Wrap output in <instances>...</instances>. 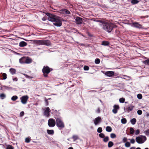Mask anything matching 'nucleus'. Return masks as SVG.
<instances>
[{"instance_id":"obj_1","label":"nucleus","mask_w":149,"mask_h":149,"mask_svg":"<svg viewBox=\"0 0 149 149\" xmlns=\"http://www.w3.org/2000/svg\"><path fill=\"white\" fill-rule=\"evenodd\" d=\"M103 29L108 33L110 32L114 27V25L111 23L104 22L102 24Z\"/></svg>"},{"instance_id":"obj_2","label":"nucleus","mask_w":149,"mask_h":149,"mask_svg":"<svg viewBox=\"0 0 149 149\" xmlns=\"http://www.w3.org/2000/svg\"><path fill=\"white\" fill-rule=\"evenodd\" d=\"M52 70V68H50L48 66H44L42 71L43 73V76L45 77H48V74Z\"/></svg>"},{"instance_id":"obj_3","label":"nucleus","mask_w":149,"mask_h":149,"mask_svg":"<svg viewBox=\"0 0 149 149\" xmlns=\"http://www.w3.org/2000/svg\"><path fill=\"white\" fill-rule=\"evenodd\" d=\"M56 125L58 127L61 128L65 127L64 124L61 119L59 118L56 119Z\"/></svg>"},{"instance_id":"obj_4","label":"nucleus","mask_w":149,"mask_h":149,"mask_svg":"<svg viewBox=\"0 0 149 149\" xmlns=\"http://www.w3.org/2000/svg\"><path fill=\"white\" fill-rule=\"evenodd\" d=\"M62 18L59 17L56 19L55 22L53 23V24L56 26H61L62 25Z\"/></svg>"},{"instance_id":"obj_5","label":"nucleus","mask_w":149,"mask_h":149,"mask_svg":"<svg viewBox=\"0 0 149 149\" xmlns=\"http://www.w3.org/2000/svg\"><path fill=\"white\" fill-rule=\"evenodd\" d=\"M29 98V97L27 95L23 96L20 98L21 102L23 104H26Z\"/></svg>"},{"instance_id":"obj_6","label":"nucleus","mask_w":149,"mask_h":149,"mask_svg":"<svg viewBox=\"0 0 149 149\" xmlns=\"http://www.w3.org/2000/svg\"><path fill=\"white\" fill-rule=\"evenodd\" d=\"M131 26L137 28L143 29V27L142 26V25L137 22H132L131 24Z\"/></svg>"},{"instance_id":"obj_7","label":"nucleus","mask_w":149,"mask_h":149,"mask_svg":"<svg viewBox=\"0 0 149 149\" xmlns=\"http://www.w3.org/2000/svg\"><path fill=\"white\" fill-rule=\"evenodd\" d=\"M48 125L49 127H54L56 124V121L53 118H50L48 121Z\"/></svg>"},{"instance_id":"obj_8","label":"nucleus","mask_w":149,"mask_h":149,"mask_svg":"<svg viewBox=\"0 0 149 149\" xmlns=\"http://www.w3.org/2000/svg\"><path fill=\"white\" fill-rule=\"evenodd\" d=\"M59 17L57 16L52 14V15L50 16V17H48L47 19L49 21L53 22H54L56 20V19Z\"/></svg>"},{"instance_id":"obj_9","label":"nucleus","mask_w":149,"mask_h":149,"mask_svg":"<svg viewBox=\"0 0 149 149\" xmlns=\"http://www.w3.org/2000/svg\"><path fill=\"white\" fill-rule=\"evenodd\" d=\"M134 108V106L132 104H131L129 106H127L125 109V112L127 113L129 112L130 111H132L133 109Z\"/></svg>"},{"instance_id":"obj_10","label":"nucleus","mask_w":149,"mask_h":149,"mask_svg":"<svg viewBox=\"0 0 149 149\" xmlns=\"http://www.w3.org/2000/svg\"><path fill=\"white\" fill-rule=\"evenodd\" d=\"M102 121L101 118L99 117H97L93 120L94 123L95 125H97L100 123Z\"/></svg>"},{"instance_id":"obj_11","label":"nucleus","mask_w":149,"mask_h":149,"mask_svg":"<svg viewBox=\"0 0 149 149\" xmlns=\"http://www.w3.org/2000/svg\"><path fill=\"white\" fill-rule=\"evenodd\" d=\"M51 45V43L49 40H42V45L49 46Z\"/></svg>"},{"instance_id":"obj_12","label":"nucleus","mask_w":149,"mask_h":149,"mask_svg":"<svg viewBox=\"0 0 149 149\" xmlns=\"http://www.w3.org/2000/svg\"><path fill=\"white\" fill-rule=\"evenodd\" d=\"M50 110L49 107H47L44 112V115L47 117H49L50 116Z\"/></svg>"},{"instance_id":"obj_13","label":"nucleus","mask_w":149,"mask_h":149,"mask_svg":"<svg viewBox=\"0 0 149 149\" xmlns=\"http://www.w3.org/2000/svg\"><path fill=\"white\" fill-rule=\"evenodd\" d=\"M105 74L109 77H111L114 75V72L113 71H108L106 72Z\"/></svg>"},{"instance_id":"obj_14","label":"nucleus","mask_w":149,"mask_h":149,"mask_svg":"<svg viewBox=\"0 0 149 149\" xmlns=\"http://www.w3.org/2000/svg\"><path fill=\"white\" fill-rule=\"evenodd\" d=\"M75 21L76 24H80L82 23V19L81 18L77 17H76Z\"/></svg>"},{"instance_id":"obj_15","label":"nucleus","mask_w":149,"mask_h":149,"mask_svg":"<svg viewBox=\"0 0 149 149\" xmlns=\"http://www.w3.org/2000/svg\"><path fill=\"white\" fill-rule=\"evenodd\" d=\"M114 109L112 110V112L114 114H116L117 113V110L120 107L118 105H115L113 106Z\"/></svg>"},{"instance_id":"obj_16","label":"nucleus","mask_w":149,"mask_h":149,"mask_svg":"<svg viewBox=\"0 0 149 149\" xmlns=\"http://www.w3.org/2000/svg\"><path fill=\"white\" fill-rule=\"evenodd\" d=\"M136 142L139 144L142 143L144 142V141H143L142 138L139 136L136 137Z\"/></svg>"},{"instance_id":"obj_17","label":"nucleus","mask_w":149,"mask_h":149,"mask_svg":"<svg viewBox=\"0 0 149 149\" xmlns=\"http://www.w3.org/2000/svg\"><path fill=\"white\" fill-rule=\"evenodd\" d=\"M33 42L39 45H42V40H32Z\"/></svg>"},{"instance_id":"obj_18","label":"nucleus","mask_w":149,"mask_h":149,"mask_svg":"<svg viewBox=\"0 0 149 149\" xmlns=\"http://www.w3.org/2000/svg\"><path fill=\"white\" fill-rule=\"evenodd\" d=\"M32 59L31 58L28 56L26 57L25 63H30L32 62Z\"/></svg>"},{"instance_id":"obj_19","label":"nucleus","mask_w":149,"mask_h":149,"mask_svg":"<svg viewBox=\"0 0 149 149\" xmlns=\"http://www.w3.org/2000/svg\"><path fill=\"white\" fill-rule=\"evenodd\" d=\"M26 57H23L19 59V62L22 64L25 63Z\"/></svg>"},{"instance_id":"obj_20","label":"nucleus","mask_w":149,"mask_h":149,"mask_svg":"<svg viewBox=\"0 0 149 149\" xmlns=\"http://www.w3.org/2000/svg\"><path fill=\"white\" fill-rule=\"evenodd\" d=\"M61 13L64 14L65 13L66 14L69 15L70 14V13L69 11L67 10L66 9H62L60 10Z\"/></svg>"},{"instance_id":"obj_21","label":"nucleus","mask_w":149,"mask_h":149,"mask_svg":"<svg viewBox=\"0 0 149 149\" xmlns=\"http://www.w3.org/2000/svg\"><path fill=\"white\" fill-rule=\"evenodd\" d=\"M27 43L24 41H21L19 43V46L20 47H23L26 46Z\"/></svg>"},{"instance_id":"obj_22","label":"nucleus","mask_w":149,"mask_h":149,"mask_svg":"<svg viewBox=\"0 0 149 149\" xmlns=\"http://www.w3.org/2000/svg\"><path fill=\"white\" fill-rule=\"evenodd\" d=\"M10 71L12 74L13 75L16 73V70L15 69L11 68L10 69Z\"/></svg>"},{"instance_id":"obj_23","label":"nucleus","mask_w":149,"mask_h":149,"mask_svg":"<svg viewBox=\"0 0 149 149\" xmlns=\"http://www.w3.org/2000/svg\"><path fill=\"white\" fill-rule=\"evenodd\" d=\"M130 122L132 125H134L136 124V120L135 118H133L130 120Z\"/></svg>"},{"instance_id":"obj_24","label":"nucleus","mask_w":149,"mask_h":149,"mask_svg":"<svg viewBox=\"0 0 149 149\" xmlns=\"http://www.w3.org/2000/svg\"><path fill=\"white\" fill-rule=\"evenodd\" d=\"M47 133L50 135H53L54 134V131L53 130H47Z\"/></svg>"},{"instance_id":"obj_25","label":"nucleus","mask_w":149,"mask_h":149,"mask_svg":"<svg viewBox=\"0 0 149 149\" xmlns=\"http://www.w3.org/2000/svg\"><path fill=\"white\" fill-rule=\"evenodd\" d=\"M109 44V42L107 41H102V45L104 46H108Z\"/></svg>"},{"instance_id":"obj_26","label":"nucleus","mask_w":149,"mask_h":149,"mask_svg":"<svg viewBox=\"0 0 149 149\" xmlns=\"http://www.w3.org/2000/svg\"><path fill=\"white\" fill-rule=\"evenodd\" d=\"M72 138L73 139L74 141H75L77 139H79V137L77 135H74L73 136Z\"/></svg>"},{"instance_id":"obj_27","label":"nucleus","mask_w":149,"mask_h":149,"mask_svg":"<svg viewBox=\"0 0 149 149\" xmlns=\"http://www.w3.org/2000/svg\"><path fill=\"white\" fill-rule=\"evenodd\" d=\"M106 130L107 131L110 132L112 130V129L111 127L110 126H108L106 127Z\"/></svg>"},{"instance_id":"obj_28","label":"nucleus","mask_w":149,"mask_h":149,"mask_svg":"<svg viewBox=\"0 0 149 149\" xmlns=\"http://www.w3.org/2000/svg\"><path fill=\"white\" fill-rule=\"evenodd\" d=\"M143 63L145 65H149V59L143 61Z\"/></svg>"},{"instance_id":"obj_29","label":"nucleus","mask_w":149,"mask_h":149,"mask_svg":"<svg viewBox=\"0 0 149 149\" xmlns=\"http://www.w3.org/2000/svg\"><path fill=\"white\" fill-rule=\"evenodd\" d=\"M139 2V1L137 0H132L131 1V3L133 4H137Z\"/></svg>"},{"instance_id":"obj_30","label":"nucleus","mask_w":149,"mask_h":149,"mask_svg":"<svg viewBox=\"0 0 149 149\" xmlns=\"http://www.w3.org/2000/svg\"><path fill=\"white\" fill-rule=\"evenodd\" d=\"M114 145V143L112 141H110L108 142V146L109 148L112 147Z\"/></svg>"},{"instance_id":"obj_31","label":"nucleus","mask_w":149,"mask_h":149,"mask_svg":"<svg viewBox=\"0 0 149 149\" xmlns=\"http://www.w3.org/2000/svg\"><path fill=\"white\" fill-rule=\"evenodd\" d=\"M18 98V97L16 95L13 96L11 98V100L13 101H15Z\"/></svg>"},{"instance_id":"obj_32","label":"nucleus","mask_w":149,"mask_h":149,"mask_svg":"<svg viewBox=\"0 0 149 149\" xmlns=\"http://www.w3.org/2000/svg\"><path fill=\"white\" fill-rule=\"evenodd\" d=\"M127 120L125 118H122L121 119V123L123 124H125L127 123Z\"/></svg>"},{"instance_id":"obj_33","label":"nucleus","mask_w":149,"mask_h":149,"mask_svg":"<svg viewBox=\"0 0 149 149\" xmlns=\"http://www.w3.org/2000/svg\"><path fill=\"white\" fill-rule=\"evenodd\" d=\"M109 140V137L108 136L105 137L103 139V141L104 142H107Z\"/></svg>"},{"instance_id":"obj_34","label":"nucleus","mask_w":149,"mask_h":149,"mask_svg":"<svg viewBox=\"0 0 149 149\" xmlns=\"http://www.w3.org/2000/svg\"><path fill=\"white\" fill-rule=\"evenodd\" d=\"M6 97V95L3 93H1L0 94V97L2 99H3Z\"/></svg>"},{"instance_id":"obj_35","label":"nucleus","mask_w":149,"mask_h":149,"mask_svg":"<svg viewBox=\"0 0 149 149\" xmlns=\"http://www.w3.org/2000/svg\"><path fill=\"white\" fill-rule=\"evenodd\" d=\"M130 134H133L134 133V129L132 127H130Z\"/></svg>"},{"instance_id":"obj_36","label":"nucleus","mask_w":149,"mask_h":149,"mask_svg":"<svg viewBox=\"0 0 149 149\" xmlns=\"http://www.w3.org/2000/svg\"><path fill=\"white\" fill-rule=\"evenodd\" d=\"M95 62L96 64H99L100 62V60L99 58H97L95 60Z\"/></svg>"},{"instance_id":"obj_37","label":"nucleus","mask_w":149,"mask_h":149,"mask_svg":"<svg viewBox=\"0 0 149 149\" xmlns=\"http://www.w3.org/2000/svg\"><path fill=\"white\" fill-rule=\"evenodd\" d=\"M125 146L126 147H129L130 146V143L129 142H127L125 144Z\"/></svg>"},{"instance_id":"obj_38","label":"nucleus","mask_w":149,"mask_h":149,"mask_svg":"<svg viewBox=\"0 0 149 149\" xmlns=\"http://www.w3.org/2000/svg\"><path fill=\"white\" fill-rule=\"evenodd\" d=\"M2 76L3 77V79H6L7 78V74L6 73H2Z\"/></svg>"},{"instance_id":"obj_39","label":"nucleus","mask_w":149,"mask_h":149,"mask_svg":"<svg viewBox=\"0 0 149 149\" xmlns=\"http://www.w3.org/2000/svg\"><path fill=\"white\" fill-rule=\"evenodd\" d=\"M14 147L10 145H8L7 146L6 149H14Z\"/></svg>"},{"instance_id":"obj_40","label":"nucleus","mask_w":149,"mask_h":149,"mask_svg":"<svg viewBox=\"0 0 149 149\" xmlns=\"http://www.w3.org/2000/svg\"><path fill=\"white\" fill-rule=\"evenodd\" d=\"M125 99L124 98H121L119 99V102L120 103H123L125 102Z\"/></svg>"},{"instance_id":"obj_41","label":"nucleus","mask_w":149,"mask_h":149,"mask_svg":"<svg viewBox=\"0 0 149 149\" xmlns=\"http://www.w3.org/2000/svg\"><path fill=\"white\" fill-rule=\"evenodd\" d=\"M110 137L111 138H114L116 137V135L115 134L111 133L110 134Z\"/></svg>"},{"instance_id":"obj_42","label":"nucleus","mask_w":149,"mask_h":149,"mask_svg":"<svg viewBox=\"0 0 149 149\" xmlns=\"http://www.w3.org/2000/svg\"><path fill=\"white\" fill-rule=\"evenodd\" d=\"M89 67L87 65H85L84 67V69L85 70H89Z\"/></svg>"},{"instance_id":"obj_43","label":"nucleus","mask_w":149,"mask_h":149,"mask_svg":"<svg viewBox=\"0 0 149 149\" xmlns=\"http://www.w3.org/2000/svg\"><path fill=\"white\" fill-rule=\"evenodd\" d=\"M102 131V127H99L98 128L97 130V132L98 133H100Z\"/></svg>"},{"instance_id":"obj_44","label":"nucleus","mask_w":149,"mask_h":149,"mask_svg":"<svg viewBox=\"0 0 149 149\" xmlns=\"http://www.w3.org/2000/svg\"><path fill=\"white\" fill-rule=\"evenodd\" d=\"M137 97L139 99H141L142 98V95L141 94H139L137 95Z\"/></svg>"},{"instance_id":"obj_45","label":"nucleus","mask_w":149,"mask_h":149,"mask_svg":"<svg viewBox=\"0 0 149 149\" xmlns=\"http://www.w3.org/2000/svg\"><path fill=\"white\" fill-rule=\"evenodd\" d=\"M99 136L100 137L103 138L104 137L105 135L103 133H100L99 134Z\"/></svg>"},{"instance_id":"obj_46","label":"nucleus","mask_w":149,"mask_h":149,"mask_svg":"<svg viewBox=\"0 0 149 149\" xmlns=\"http://www.w3.org/2000/svg\"><path fill=\"white\" fill-rule=\"evenodd\" d=\"M145 132L146 136H148L149 135V129L146 130Z\"/></svg>"},{"instance_id":"obj_47","label":"nucleus","mask_w":149,"mask_h":149,"mask_svg":"<svg viewBox=\"0 0 149 149\" xmlns=\"http://www.w3.org/2000/svg\"><path fill=\"white\" fill-rule=\"evenodd\" d=\"M31 140V139L29 138H27L25 139V141L27 143H29Z\"/></svg>"},{"instance_id":"obj_48","label":"nucleus","mask_w":149,"mask_h":149,"mask_svg":"<svg viewBox=\"0 0 149 149\" xmlns=\"http://www.w3.org/2000/svg\"><path fill=\"white\" fill-rule=\"evenodd\" d=\"M137 113L139 115H141L142 113V111L141 110H139L137 111Z\"/></svg>"},{"instance_id":"obj_49","label":"nucleus","mask_w":149,"mask_h":149,"mask_svg":"<svg viewBox=\"0 0 149 149\" xmlns=\"http://www.w3.org/2000/svg\"><path fill=\"white\" fill-rule=\"evenodd\" d=\"M141 136L142 137V139H144V141H145L146 140V137L145 136Z\"/></svg>"},{"instance_id":"obj_50","label":"nucleus","mask_w":149,"mask_h":149,"mask_svg":"<svg viewBox=\"0 0 149 149\" xmlns=\"http://www.w3.org/2000/svg\"><path fill=\"white\" fill-rule=\"evenodd\" d=\"M45 101L46 103V106H48V100H47L46 98L45 99Z\"/></svg>"},{"instance_id":"obj_51","label":"nucleus","mask_w":149,"mask_h":149,"mask_svg":"<svg viewBox=\"0 0 149 149\" xmlns=\"http://www.w3.org/2000/svg\"><path fill=\"white\" fill-rule=\"evenodd\" d=\"M127 139L126 137H124L123 139V142H127Z\"/></svg>"},{"instance_id":"obj_52","label":"nucleus","mask_w":149,"mask_h":149,"mask_svg":"<svg viewBox=\"0 0 149 149\" xmlns=\"http://www.w3.org/2000/svg\"><path fill=\"white\" fill-rule=\"evenodd\" d=\"M24 111H21L20 113V117H22L24 115Z\"/></svg>"},{"instance_id":"obj_53","label":"nucleus","mask_w":149,"mask_h":149,"mask_svg":"<svg viewBox=\"0 0 149 149\" xmlns=\"http://www.w3.org/2000/svg\"><path fill=\"white\" fill-rule=\"evenodd\" d=\"M140 133V130L139 129L135 131V134L136 135Z\"/></svg>"},{"instance_id":"obj_54","label":"nucleus","mask_w":149,"mask_h":149,"mask_svg":"<svg viewBox=\"0 0 149 149\" xmlns=\"http://www.w3.org/2000/svg\"><path fill=\"white\" fill-rule=\"evenodd\" d=\"M52 14H51L49 13H46V15L48 16V17H50V16L52 15Z\"/></svg>"},{"instance_id":"obj_55","label":"nucleus","mask_w":149,"mask_h":149,"mask_svg":"<svg viewBox=\"0 0 149 149\" xmlns=\"http://www.w3.org/2000/svg\"><path fill=\"white\" fill-rule=\"evenodd\" d=\"M130 142H131V143H134L135 142V140L134 139H131V140H130Z\"/></svg>"},{"instance_id":"obj_56","label":"nucleus","mask_w":149,"mask_h":149,"mask_svg":"<svg viewBox=\"0 0 149 149\" xmlns=\"http://www.w3.org/2000/svg\"><path fill=\"white\" fill-rule=\"evenodd\" d=\"M94 21H96V22H100L101 23H102L103 22V21L102 20H94Z\"/></svg>"},{"instance_id":"obj_57","label":"nucleus","mask_w":149,"mask_h":149,"mask_svg":"<svg viewBox=\"0 0 149 149\" xmlns=\"http://www.w3.org/2000/svg\"><path fill=\"white\" fill-rule=\"evenodd\" d=\"M13 81H17V77L14 78L13 79Z\"/></svg>"},{"instance_id":"obj_58","label":"nucleus","mask_w":149,"mask_h":149,"mask_svg":"<svg viewBox=\"0 0 149 149\" xmlns=\"http://www.w3.org/2000/svg\"><path fill=\"white\" fill-rule=\"evenodd\" d=\"M97 113H99L100 112V110L99 108H98L96 111Z\"/></svg>"},{"instance_id":"obj_59","label":"nucleus","mask_w":149,"mask_h":149,"mask_svg":"<svg viewBox=\"0 0 149 149\" xmlns=\"http://www.w3.org/2000/svg\"><path fill=\"white\" fill-rule=\"evenodd\" d=\"M130 149H135V148L134 147H132L130 148Z\"/></svg>"},{"instance_id":"obj_60","label":"nucleus","mask_w":149,"mask_h":149,"mask_svg":"<svg viewBox=\"0 0 149 149\" xmlns=\"http://www.w3.org/2000/svg\"><path fill=\"white\" fill-rule=\"evenodd\" d=\"M68 149H73V148L72 147L69 148Z\"/></svg>"},{"instance_id":"obj_61","label":"nucleus","mask_w":149,"mask_h":149,"mask_svg":"<svg viewBox=\"0 0 149 149\" xmlns=\"http://www.w3.org/2000/svg\"><path fill=\"white\" fill-rule=\"evenodd\" d=\"M42 20L43 21H44L45 20V19L44 18H43L42 19Z\"/></svg>"},{"instance_id":"obj_62","label":"nucleus","mask_w":149,"mask_h":149,"mask_svg":"<svg viewBox=\"0 0 149 149\" xmlns=\"http://www.w3.org/2000/svg\"><path fill=\"white\" fill-rule=\"evenodd\" d=\"M136 149H141V148H137Z\"/></svg>"},{"instance_id":"obj_63","label":"nucleus","mask_w":149,"mask_h":149,"mask_svg":"<svg viewBox=\"0 0 149 149\" xmlns=\"http://www.w3.org/2000/svg\"><path fill=\"white\" fill-rule=\"evenodd\" d=\"M144 149H149L148 148H145Z\"/></svg>"},{"instance_id":"obj_64","label":"nucleus","mask_w":149,"mask_h":149,"mask_svg":"<svg viewBox=\"0 0 149 149\" xmlns=\"http://www.w3.org/2000/svg\"><path fill=\"white\" fill-rule=\"evenodd\" d=\"M125 103H127V102H125Z\"/></svg>"}]
</instances>
